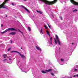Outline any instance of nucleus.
<instances>
[{"label":"nucleus","mask_w":78,"mask_h":78,"mask_svg":"<svg viewBox=\"0 0 78 78\" xmlns=\"http://www.w3.org/2000/svg\"><path fill=\"white\" fill-rule=\"evenodd\" d=\"M12 52H16V53H17L19 54H20V53H19V52H17V51H12Z\"/></svg>","instance_id":"obj_12"},{"label":"nucleus","mask_w":78,"mask_h":78,"mask_svg":"<svg viewBox=\"0 0 78 78\" xmlns=\"http://www.w3.org/2000/svg\"><path fill=\"white\" fill-rule=\"evenodd\" d=\"M23 29H24V28H23Z\"/></svg>","instance_id":"obj_46"},{"label":"nucleus","mask_w":78,"mask_h":78,"mask_svg":"<svg viewBox=\"0 0 78 78\" xmlns=\"http://www.w3.org/2000/svg\"><path fill=\"white\" fill-rule=\"evenodd\" d=\"M29 31H31V30H29Z\"/></svg>","instance_id":"obj_38"},{"label":"nucleus","mask_w":78,"mask_h":78,"mask_svg":"<svg viewBox=\"0 0 78 78\" xmlns=\"http://www.w3.org/2000/svg\"><path fill=\"white\" fill-rule=\"evenodd\" d=\"M28 30H31V28L30 27H28Z\"/></svg>","instance_id":"obj_25"},{"label":"nucleus","mask_w":78,"mask_h":78,"mask_svg":"<svg viewBox=\"0 0 78 78\" xmlns=\"http://www.w3.org/2000/svg\"><path fill=\"white\" fill-rule=\"evenodd\" d=\"M59 45H61V42H60L59 41Z\"/></svg>","instance_id":"obj_29"},{"label":"nucleus","mask_w":78,"mask_h":78,"mask_svg":"<svg viewBox=\"0 0 78 78\" xmlns=\"http://www.w3.org/2000/svg\"><path fill=\"white\" fill-rule=\"evenodd\" d=\"M3 56L4 58H6V57L7 56V55L6 54H4L3 55Z\"/></svg>","instance_id":"obj_10"},{"label":"nucleus","mask_w":78,"mask_h":78,"mask_svg":"<svg viewBox=\"0 0 78 78\" xmlns=\"http://www.w3.org/2000/svg\"><path fill=\"white\" fill-rule=\"evenodd\" d=\"M46 33H47V34H48L49 37H50V35L49 34V32H48V30L46 31Z\"/></svg>","instance_id":"obj_8"},{"label":"nucleus","mask_w":78,"mask_h":78,"mask_svg":"<svg viewBox=\"0 0 78 78\" xmlns=\"http://www.w3.org/2000/svg\"><path fill=\"white\" fill-rule=\"evenodd\" d=\"M25 73H27V71L25 72Z\"/></svg>","instance_id":"obj_39"},{"label":"nucleus","mask_w":78,"mask_h":78,"mask_svg":"<svg viewBox=\"0 0 78 78\" xmlns=\"http://www.w3.org/2000/svg\"><path fill=\"white\" fill-rule=\"evenodd\" d=\"M51 44H52V43L51 42Z\"/></svg>","instance_id":"obj_42"},{"label":"nucleus","mask_w":78,"mask_h":78,"mask_svg":"<svg viewBox=\"0 0 78 78\" xmlns=\"http://www.w3.org/2000/svg\"><path fill=\"white\" fill-rule=\"evenodd\" d=\"M37 12H38V13H39L40 14H42V13L40 11H38L37 10Z\"/></svg>","instance_id":"obj_13"},{"label":"nucleus","mask_w":78,"mask_h":78,"mask_svg":"<svg viewBox=\"0 0 78 78\" xmlns=\"http://www.w3.org/2000/svg\"><path fill=\"white\" fill-rule=\"evenodd\" d=\"M75 76H76V75H74L73 76V77H75Z\"/></svg>","instance_id":"obj_31"},{"label":"nucleus","mask_w":78,"mask_h":78,"mask_svg":"<svg viewBox=\"0 0 78 78\" xmlns=\"http://www.w3.org/2000/svg\"><path fill=\"white\" fill-rule=\"evenodd\" d=\"M11 44L12 43V41H11Z\"/></svg>","instance_id":"obj_41"},{"label":"nucleus","mask_w":78,"mask_h":78,"mask_svg":"<svg viewBox=\"0 0 78 78\" xmlns=\"http://www.w3.org/2000/svg\"><path fill=\"white\" fill-rule=\"evenodd\" d=\"M40 1H42L44 3H45L47 5H48V1L46 0H40ZM6 2H8V0H5V1L4 2L3 4L0 5V8H7V6H5L4 5L6 3Z\"/></svg>","instance_id":"obj_1"},{"label":"nucleus","mask_w":78,"mask_h":78,"mask_svg":"<svg viewBox=\"0 0 78 78\" xmlns=\"http://www.w3.org/2000/svg\"><path fill=\"white\" fill-rule=\"evenodd\" d=\"M6 17H7V15H6Z\"/></svg>","instance_id":"obj_40"},{"label":"nucleus","mask_w":78,"mask_h":78,"mask_svg":"<svg viewBox=\"0 0 78 78\" xmlns=\"http://www.w3.org/2000/svg\"><path fill=\"white\" fill-rule=\"evenodd\" d=\"M20 56H21V57L22 58H24V57H25L24 55H22V54H20Z\"/></svg>","instance_id":"obj_14"},{"label":"nucleus","mask_w":78,"mask_h":78,"mask_svg":"<svg viewBox=\"0 0 78 78\" xmlns=\"http://www.w3.org/2000/svg\"><path fill=\"white\" fill-rule=\"evenodd\" d=\"M55 21L56 22H58V20H55Z\"/></svg>","instance_id":"obj_32"},{"label":"nucleus","mask_w":78,"mask_h":78,"mask_svg":"<svg viewBox=\"0 0 78 78\" xmlns=\"http://www.w3.org/2000/svg\"><path fill=\"white\" fill-rule=\"evenodd\" d=\"M40 33L41 34H43V32H42V30H41V31H40Z\"/></svg>","instance_id":"obj_18"},{"label":"nucleus","mask_w":78,"mask_h":78,"mask_svg":"<svg viewBox=\"0 0 78 78\" xmlns=\"http://www.w3.org/2000/svg\"><path fill=\"white\" fill-rule=\"evenodd\" d=\"M61 61L62 62H64V59H61Z\"/></svg>","instance_id":"obj_20"},{"label":"nucleus","mask_w":78,"mask_h":78,"mask_svg":"<svg viewBox=\"0 0 78 78\" xmlns=\"http://www.w3.org/2000/svg\"><path fill=\"white\" fill-rule=\"evenodd\" d=\"M77 77H78V74L76 75Z\"/></svg>","instance_id":"obj_37"},{"label":"nucleus","mask_w":78,"mask_h":78,"mask_svg":"<svg viewBox=\"0 0 78 78\" xmlns=\"http://www.w3.org/2000/svg\"><path fill=\"white\" fill-rule=\"evenodd\" d=\"M51 39H52V38L51 37L50 39L51 41Z\"/></svg>","instance_id":"obj_30"},{"label":"nucleus","mask_w":78,"mask_h":78,"mask_svg":"<svg viewBox=\"0 0 78 78\" xmlns=\"http://www.w3.org/2000/svg\"><path fill=\"white\" fill-rule=\"evenodd\" d=\"M70 1L73 3V4H74L75 5L78 6V2H75L73 0H70Z\"/></svg>","instance_id":"obj_3"},{"label":"nucleus","mask_w":78,"mask_h":78,"mask_svg":"<svg viewBox=\"0 0 78 78\" xmlns=\"http://www.w3.org/2000/svg\"><path fill=\"white\" fill-rule=\"evenodd\" d=\"M9 30H9H11V31H13L14 30H5V31H4V32H1V33L2 34H4V33H6V32H7V31H8V30Z\"/></svg>","instance_id":"obj_4"},{"label":"nucleus","mask_w":78,"mask_h":78,"mask_svg":"<svg viewBox=\"0 0 78 78\" xmlns=\"http://www.w3.org/2000/svg\"><path fill=\"white\" fill-rule=\"evenodd\" d=\"M21 7L23 8H24L27 11V12H28L30 13V12L29 11V10H28V9H27V8H26L23 5H21Z\"/></svg>","instance_id":"obj_5"},{"label":"nucleus","mask_w":78,"mask_h":78,"mask_svg":"<svg viewBox=\"0 0 78 78\" xmlns=\"http://www.w3.org/2000/svg\"><path fill=\"white\" fill-rule=\"evenodd\" d=\"M60 19L61 20H63V19H62V17H60Z\"/></svg>","instance_id":"obj_22"},{"label":"nucleus","mask_w":78,"mask_h":78,"mask_svg":"<svg viewBox=\"0 0 78 78\" xmlns=\"http://www.w3.org/2000/svg\"><path fill=\"white\" fill-rule=\"evenodd\" d=\"M44 27L46 29H47L48 27H47V26H46V25H45Z\"/></svg>","instance_id":"obj_21"},{"label":"nucleus","mask_w":78,"mask_h":78,"mask_svg":"<svg viewBox=\"0 0 78 78\" xmlns=\"http://www.w3.org/2000/svg\"><path fill=\"white\" fill-rule=\"evenodd\" d=\"M9 60H12V58H9Z\"/></svg>","instance_id":"obj_35"},{"label":"nucleus","mask_w":78,"mask_h":78,"mask_svg":"<svg viewBox=\"0 0 78 78\" xmlns=\"http://www.w3.org/2000/svg\"><path fill=\"white\" fill-rule=\"evenodd\" d=\"M7 61V59H5L3 60L4 61Z\"/></svg>","instance_id":"obj_24"},{"label":"nucleus","mask_w":78,"mask_h":78,"mask_svg":"<svg viewBox=\"0 0 78 78\" xmlns=\"http://www.w3.org/2000/svg\"><path fill=\"white\" fill-rule=\"evenodd\" d=\"M16 33V32H12L10 33L9 34H10L11 35H14Z\"/></svg>","instance_id":"obj_7"},{"label":"nucleus","mask_w":78,"mask_h":78,"mask_svg":"<svg viewBox=\"0 0 78 78\" xmlns=\"http://www.w3.org/2000/svg\"><path fill=\"white\" fill-rule=\"evenodd\" d=\"M36 48H37V50H40V51H41V48H39V47H37V46H36Z\"/></svg>","instance_id":"obj_6"},{"label":"nucleus","mask_w":78,"mask_h":78,"mask_svg":"<svg viewBox=\"0 0 78 78\" xmlns=\"http://www.w3.org/2000/svg\"><path fill=\"white\" fill-rule=\"evenodd\" d=\"M12 6H14V3H12Z\"/></svg>","instance_id":"obj_34"},{"label":"nucleus","mask_w":78,"mask_h":78,"mask_svg":"<svg viewBox=\"0 0 78 78\" xmlns=\"http://www.w3.org/2000/svg\"><path fill=\"white\" fill-rule=\"evenodd\" d=\"M51 17H52L53 18H54V16H53V15H52Z\"/></svg>","instance_id":"obj_26"},{"label":"nucleus","mask_w":78,"mask_h":78,"mask_svg":"<svg viewBox=\"0 0 78 78\" xmlns=\"http://www.w3.org/2000/svg\"><path fill=\"white\" fill-rule=\"evenodd\" d=\"M56 38L54 39V42H55V44H57V43L59 44V39L58 38V35H56Z\"/></svg>","instance_id":"obj_2"},{"label":"nucleus","mask_w":78,"mask_h":78,"mask_svg":"<svg viewBox=\"0 0 78 78\" xmlns=\"http://www.w3.org/2000/svg\"><path fill=\"white\" fill-rule=\"evenodd\" d=\"M42 73H46V72L44 71H42Z\"/></svg>","instance_id":"obj_17"},{"label":"nucleus","mask_w":78,"mask_h":78,"mask_svg":"<svg viewBox=\"0 0 78 78\" xmlns=\"http://www.w3.org/2000/svg\"><path fill=\"white\" fill-rule=\"evenodd\" d=\"M48 25L50 29H51V25H49L48 24Z\"/></svg>","instance_id":"obj_15"},{"label":"nucleus","mask_w":78,"mask_h":78,"mask_svg":"<svg viewBox=\"0 0 78 78\" xmlns=\"http://www.w3.org/2000/svg\"><path fill=\"white\" fill-rule=\"evenodd\" d=\"M46 72H51V69H49L48 70H45Z\"/></svg>","instance_id":"obj_9"},{"label":"nucleus","mask_w":78,"mask_h":78,"mask_svg":"<svg viewBox=\"0 0 78 78\" xmlns=\"http://www.w3.org/2000/svg\"><path fill=\"white\" fill-rule=\"evenodd\" d=\"M11 50V48H9L8 49V51H9V50Z\"/></svg>","instance_id":"obj_28"},{"label":"nucleus","mask_w":78,"mask_h":78,"mask_svg":"<svg viewBox=\"0 0 78 78\" xmlns=\"http://www.w3.org/2000/svg\"><path fill=\"white\" fill-rule=\"evenodd\" d=\"M78 11V10L77 9H75L73 10V12H76Z\"/></svg>","instance_id":"obj_16"},{"label":"nucleus","mask_w":78,"mask_h":78,"mask_svg":"<svg viewBox=\"0 0 78 78\" xmlns=\"http://www.w3.org/2000/svg\"><path fill=\"white\" fill-rule=\"evenodd\" d=\"M24 0L25 1V0Z\"/></svg>","instance_id":"obj_45"},{"label":"nucleus","mask_w":78,"mask_h":78,"mask_svg":"<svg viewBox=\"0 0 78 78\" xmlns=\"http://www.w3.org/2000/svg\"><path fill=\"white\" fill-rule=\"evenodd\" d=\"M7 30H15V29L12 28H8L7 29Z\"/></svg>","instance_id":"obj_11"},{"label":"nucleus","mask_w":78,"mask_h":78,"mask_svg":"<svg viewBox=\"0 0 78 78\" xmlns=\"http://www.w3.org/2000/svg\"><path fill=\"white\" fill-rule=\"evenodd\" d=\"M20 32V33H22V34H23V33H22V31H21L20 30H19Z\"/></svg>","instance_id":"obj_23"},{"label":"nucleus","mask_w":78,"mask_h":78,"mask_svg":"<svg viewBox=\"0 0 78 78\" xmlns=\"http://www.w3.org/2000/svg\"><path fill=\"white\" fill-rule=\"evenodd\" d=\"M60 65H63V64H63V63H60Z\"/></svg>","instance_id":"obj_33"},{"label":"nucleus","mask_w":78,"mask_h":78,"mask_svg":"<svg viewBox=\"0 0 78 78\" xmlns=\"http://www.w3.org/2000/svg\"><path fill=\"white\" fill-rule=\"evenodd\" d=\"M57 51H58V50H57L56 51H57Z\"/></svg>","instance_id":"obj_44"},{"label":"nucleus","mask_w":78,"mask_h":78,"mask_svg":"<svg viewBox=\"0 0 78 78\" xmlns=\"http://www.w3.org/2000/svg\"><path fill=\"white\" fill-rule=\"evenodd\" d=\"M74 71H76V72L77 71V69H74Z\"/></svg>","instance_id":"obj_27"},{"label":"nucleus","mask_w":78,"mask_h":78,"mask_svg":"<svg viewBox=\"0 0 78 78\" xmlns=\"http://www.w3.org/2000/svg\"><path fill=\"white\" fill-rule=\"evenodd\" d=\"M72 44H73V43H72Z\"/></svg>","instance_id":"obj_43"},{"label":"nucleus","mask_w":78,"mask_h":78,"mask_svg":"<svg viewBox=\"0 0 78 78\" xmlns=\"http://www.w3.org/2000/svg\"><path fill=\"white\" fill-rule=\"evenodd\" d=\"M51 74L52 75V76H54V74L53 73H51Z\"/></svg>","instance_id":"obj_19"},{"label":"nucleus","mask_w":78,"mask_h":78,"mask_svg":"<svg viewBox=\"0 0 78 78\" xmlns=\"http://www.w3.org/2000/svg\"><path fill=\"white\" fill-rule=\"evenodd\" d=\"M3 27V24H1V27Z\"/></svg>","instance_id":"obj_36"}]
</instances>
